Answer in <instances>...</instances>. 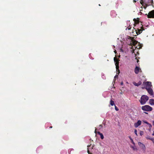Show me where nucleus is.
Segmentation results:
<instances>
[{"instance_id": "obj_1", "label": "nucleus", "mask_w": 154, "mask_h": 154, "mask_svg": "<svg viewBox=\"0 0 154 154\" xmlns=\"http://www.w3.org/2000/svg\"><path fill=\"white\" fill-rule=\"evenodd\" d=\"M143 85L146 86V87H142V88L143 89H146L150 95H152L153 90L151 88L152 87L151 82H143Z\"/></svg>"}, {"instance_id": "obj_2", "label": "nucleus", "mask_w": 154, "mask_h": 154, "mask_svg": "<svg viewBox=\"0 0 154 154\" xmlns=\"http://www.w3.org/2000/svg\"><path fill=\"white\" fill-rule=\"evenodd\" d=\"M149 97L147 96L143 95L141 96L140 102L141 104L143 105L146 103Z\"/></svg>"}, {"instance_id": "obj_3", "label": "nucleus", "mask_w": 154, "mask_h": 154, "mask_svg": "<svg viewBox=\"0 0 154 154\" xmlns=\"http://www.w3.org/2000/svg\"><path fill=\"white\" fill-rule=\"evenodd\" d=\"M141 108L142 110L146 111H151L152 109V107L148 105L142 106Z\"/></svg>"}, {"instance_id": "obj_4", "label": "nucleus", "mask_w": 154, "mask_h": 154, "mask_svg": "<svg viewBox=\"0 0 154 154\" xmlns=\"http://www.w3.org/2000/svg\"><path fill=\"white\" fill-rule=\"evenodd\" d=\"M144 3L145 5H147L148 6L151 5L153 7H154L153 1L152 0H144Z\"/></svg>"}, {"instance_id": "obj_5", "label": "nucleus", "mask_w": 154, "mask_h": 154, "mask_svg": "<svg viewBox=\"0 0 154 154\" xmlns=\"http://www.w3.org/2000/svg\"><path fill=\"white\" fill-rule=\"evenodd\" d=\"M146 15H147L148 18H154V11H152L149 12L148 14H146Z\"/></svg>"}, {"instance_id": "obj_6", "label": "nucleus", "mask_w": 154, "mask_h": 154, "mask_svg": "<svg viewBox=\"0 0 154 154\" xmlns=\"http://www.w3.org/2000/svg\"><path fill=\"white\" fill-rule=\"evenodd\" d=\"M137 29V30L136 29H134L135 30V31L136 32V33L137 34V35H138L140 34L143 30H144V29L142 27V26L141 27V28L140 29Z\"/></svg>"}, {"instance_id": "obj_7", "label": "nucleus", "mask_w": 154, "mask_h": 154, "mask_svg": "<svg viewBox=\"0 0 154 154\" xmlns=\"http://www.w3.org/2000/svg\"><path fill=\"white\" fill-rule=\"evenodd\" d=\"M114 62L116 63L115 65L116 66V68L117 69H119V60L117 59L116 57H114Z\"/></svg>"}, {"instance_id": "obj_8", "label": "nucleus", "mask_w": 154, "mask_h": 154, "mask_svg": "<svg viewBox=\"0 0 154 154\" xmlns=\"http://www.w3.org/2000/svg\"><path fill=\"white\" fill-rule=\"evenodd\" d=\"M138 145L142 149L145 151L146 150V147L144 144L142 143L141 142H139L138 143Z\"/></svg>"}, {"instance_id": "obj_9", "label": "nucleus", "mask_w": 154, "mask_h": 154, "mask_svg": "<svg viewBox=\"0 0 154 154\" xmlns=\"http://www.w3.org/2000/svg\"><path fill=\"white\" fill-rule=\"evenodd\" d=\"M141 123V121L140 120L138 121L137 123H135L134 124V126L135 128H137L139 125H140Z\"/></svg>"}, {"instance_id": "obj_10", "label": "nucleus", "mask_w": 154, "mask_h": 154, "mask_svg": "<svg viewBox=\"0 0 154 154\" xmlns=\"http://www.w3.org/2000/svg\"><path fill=\"white\" fill-rule=\"evenodd\" d=\"M140 70V69L138 67L136 66L134 69V72L136 74H137L139 73V70Z\"/></svg>"}, {"instance_id": "obj_11", "label": "nucleus", "mask_w": 154, "mask_h": 154, "mask_svg": "<svg viewBox=\"0 0 154 154\" xmlns=\"http://www.w3.org/2000/svg\"><path fill=\"white\" fill-rule=\"evenodd\" d=\"M140 4L142 5V6L143 7V8L145 9H146V7L148 6L147 5H145L144 3L143 2V0H141L140 2Z\"/></svg>"}, {"instance_id": "obj_12", "label": "nucleus", "mask_w": 154, "mask_h": 154, "mask_svg": "<svg viewBox=\"0 0 154 154\" xmlns=\"http://www.w3.org/2000/svg\"><path fill=\"white\" fill-rule=\"evenodd\" d=\"M133 84L135 86H138L139 85H140L142 84V82L141 81H139L138 83H136V82H133Z\"/></svg>"}, {"instance_id": "obj_13", "label": "nucleus", "mask_w": 154, "mask_h": 154, "mask_svg": "<svg viewBox=\"0 0 154 154\" xmlns=\"http://www.w3.org/2000/svg\"><path fill=\"white\" fill-rule=\"evenodd\" d=\"M137 19L134 18L133 20L134 22V26H135L136 24H137L139 23V18H137Z\"/></svg>"}, {"instance_id": "obj_14", "label": "nucleus", "mask_w": 154, "mask_h": 154, "mask_svg": "<svg viewBox=\"0 0 154 154\" xmlns=\"http://www.w3.org/2000/svg\"><path fill=\"white\" fill-rule=\"evenodd\" d=\"M97 133L100 136V138L101 139H103L104 138V136L102 133H101L100 132L98 131Z\"/></svg>"}, {"instance_id": "obj_15", "label": "nucleus", "mask_w": 154, "mask_h": 154, "mask_svg": "<svg viewBox=\"0 0 154 154\" xmlns=\"http://www.w3.org/2000/svg\"><path fill=\"white\" fill-rule=\"evenodd\" d=\"M149 102L151 105H154V99L149 100Z\"/></svg>"}, {"instance_id": "obj_16", "label": "nucleus", "mask_w": 154, "mask_h": 154, "mask_svg": "<svg viewBox=\"0 0 154 154\" xmlns=\"http://www.w3.org/2000/svg\"><path fill=\"white\" fill-rule=\"evenodd\" d=\"M137 43H138V42L135 40H133L132 41L133 45L134 46H135Z\"/></svg>"}, {"instance_id": "obj_17", "label": "nucleus", "mask_w": 154, "mask_h": 154, "mask_svg": "<svg viewBox=\"0 0 154 154\" xmlns=\"http://www.w3.org/2000/svg\"><path fill=\"white\" fill-rule=\"evenodd\" d=\"M110 104L112 106H113V105H115V103H114V101L112 100H111L110 101Z\"/></svg>"}, {"instance_id": "obj_18", "label": "nucleus", "mask_w": 154, "mask_h": 154, "mask_svg": "<svg viewBox=\"0 0 154 154\" xmlns=\"http://www.w3.org/2000/svg\"><path fill=\"white\" fill-rule=\"evenodd\" d=\"M146 138L147 140H151V139H153L154 138H151L149 136H148L147 137H146Z\"/></svg>"}, {"instance_id": "obj_19", "label": "nucleus", "mask_w": 154, "mask_h": 154, "mask_svg": "<svg viewBox=\"0 0 154 154\" xmlns=\"http://www.w3.org/2000/svg\"><path fill=\"white\" fill-rule=\"evenodd\" d=\"M131 147L134 150L135 149L136 147L135 146V145H134V146H131Z\"/></svg>"}, {"instance_id": "obj_20", "label": "nucleus", "mask_w": 154, "mask_h": 154, "mask_svg": "<svg viewBox=\"0 0 154 154\" xmlns=\"http://www.w3.org/2000/svg\"><path fill=\"white\" fill-rule=\"evenodd\" d=\"M143 122H144L145 123H146V124H148V125H149L151 127V124H149V123H148L147 122H146V121H143Z\"/></svg>"}, {"instance_id": "obj_21", "label": "nucleus", "mask_w": 154, "mask_h": 154, "mask_svg": "<svg viewBox=\"0 0 154 154\" xmlns=\"http://www.w3.org/2000/svg\"><path fill=\"white\" fill-rule=\"evenodd\" d=\"M115 110H116V111H118L119 109L115 105Z\"/></svg>"}, {"instance_id": "obj_22", "label": "nucleus", "mask_w": 154, "mask_h": 154, "mask_svg": "<svg viewBox=\"0 0 154 154\" xmlns=\"http://www.w3.org/2000/svg\"><path fill=\"white\" fill-rule=\"evenodd\" d=\"M140 134L141 136H142L143 134V131H140Z\"/></svg>"}, {"instance_id": "obj_23", "label": "nucleus", "mask_w": 154, "mask_h": 154, "mask_svg": "<svg viewBox=\"0 0 154 154\" xmlns=\"http://www.w3.org/2000/svg\"><path fill=\"white\" fill-rule=\"evenodd\" d=\"M131 143H132V144H133L134 145H135V143L134 142L133 140L132 139L131 140Z\"/></svg>"}, {"instance_id": "obj_24", "label": "nucleus", "mask_w": 154, "mask_h": 154, "mask_svg": "<svg viewBox=\"0 0 154 154\" xmlns=\"http://www.w3.org/2000/svg\"><path fill=\"white\" fill-rule=\"evenodd\" d=\"M134 133H135V134L137 136V130L136 129H135L134 130Z\"/></svg>"}, {"instance_id": "obj_25", "label": "nucleus", "mask_w": 154, "mask_h": 154, "mask_svg": "<svg viewBox=\"0 0 154 154\" xmlns=\"http://www.w3.org/2000/svg\"><path fill=\"white\" fill-rule=\"evenodd\" d=\"M151 141H152V143H153L154 144V138H153V139H151Z\"/></svg>"}, {"instance_id": "obj_26", "label": "nucleus", "mask_w": 154, "mask_h": 154, "mask_svg": "<svg viewBox=\"0 0 154 154\" xmlns=\"http://www.w3.org/2000/svg\"><path fill=\"white\" fill-rule=\"evenodd\" d=\"M131 51H132V53H134V51H135L134 49H133L132 50V51L131 50Z\"/></svg>"}, {"instance_id": "obj_27", "label": "nucleus", "mask_w": 154, "mask_h": 154, "mask_svg": "<svg viewBox=\"0 0 154 154\" xmlns=\"http://www.w3.org/2000/svg\"><path fill=\"white\" fill-rule=\"evenodd\" d=\"M129 138L130 139V140H131L132 139L131 136H129Z\"/></svg>"}, {"instance_id": "obj_28", "label": "nucleus", "mask_w": 154, "mask_h": 154, "mask_svg": "<svg viewBox=\"0 0 154 154\" xmlns=\"http://www.w3.org/2000/svg\"><path fill=\"white\" fill-rule=\"evenodd\" d=\"M118 75H116V76L114 77V78H118Z\"/></svg>"}, {"instance_id": "obj_29", "label": "nucleus", "mask_w": 154, "mask_h": 154, "mask_svg": "<svg viewBox=\"0 0 154 154\" xmlns=\"http://www.w3.org/2000/svg\"><path fill=\"white\" fill-rule=\"evenodd\" d=\"M99 126L101 128H102L103 127V126L102 125H99Z\"/></svg>"}, {"instance_id": "obj_30", "label": "nucleus", "mask_w": 154, "mask_h": 154, "mask_svg": "<svg viewBox=\"0 0 154 154\" xmlns=\"http://www.w3.org/2000/svg\"><path fill=\"white\" fill-rule=\"evenodd\" d=\"M121 85H122L123 84V83L122 82H121Z\"/></svg>"}, {"instance_id": "obj_31", "label": "nucleus", "mask_w": 154, "mask_h": 154, "mask_svg": "<svg viewBox=\"0 0 154 154\" xmlns=\"http://www.w3.org/2000/svg\"><path fill=\"white\" fill-rule=\"evenodd\" d=\"M137 63H138V62L139 61V60L138 59H137Z\"/></svg>"}, {"instance_id": "obj_32", "label": "nucleus", "mask_w": 154, "mask_h": 154, "mask_svg": "<svg viewBox=\"0 0 154 154\" xmlns=\"http://www.w3.org/2000/svg\"><path fill=\"white\" fill-rule=\"evenodd\" d=\"M152 135L153 136H154V131H153V134H152Z\"/></svg>"}, {"instance_id": "obj_33", "label": "nucleus", "mask_w": 154, "mask_h": 154, "mask_svg": "<svg viewBox=\"0 0 154 154\" xmlns=\"http://www.w3.org/2000/svg\"><path fill=\"white\" fill-rule=\"evenodd\" d=\"M88 152L89 154V151L88 150Z\"/></svg>"}, {"instance_id": "obj_34", "label": "nucleus", "mask_w": 154, "mask_h": 154, "mask_svg": "<svg viewBox=\"0 0 154 154\" xmlns=\"http://www.w3.org/2000/svg\"><path fill=\"white\" fill-rule=\"evenodd\" d=\"M131 49H132L133 48V46H132V47H131Z\"/></svg>"}, {"instance_id": "obj_35", "label": "nucleus", "mask_w": 154, "mask_h": 154, "mask_svg": "<svg viewBox=\"0 0 154 154\" xmlns=\"http://www.w3.org/2000/svg\"><path fill=\"white\" fill-rule=\"evenodd\" d=\"M52 126H51V127H50V128H52Z\"/></svg>"}, {"instance_id": "obj_36", "label": "nucleus", "mask_w": 154, "mask_h": 154, "mask_svg": "<svg viewBox=\"0 0 154 154\" xmlns=\"http://www.w3.org/2000/svg\"><path fill=\"white\" fill-rule=\"evenodd\" d=\"M95 133H96V130H95Z\"/></svg>"}, {"instance_id": "obj_37", "label": "nucleus", "mask_w": 154, "mask_h": 154, "mask_svg": "<svg viewBox=\"0 0 154 154\" xmlns=\"http://www.w3.org/2000/svg\"><path fill=\"white\" fill-rule=\"evenodd\" d=\"M153 125H154V121H153Z\"/></svg>"}, {"instance_id": "obj_38", "label": "nucleus", "mask_w": 154, "mask_h": 154, "mask_svg": "<svg viewBox=\"0 0 154 154\" xmlns=\"http://www.w3.org/2000/svg\"><path fill=\"white\" fill-rule=\"evenodd\" d=\"M134 2H136V1H134Z\"/></svg>"}, {"instance_id": "obj_39", "label": "nucleus", "mask_w": 154, "mask_h": 154, "mask_svg": "<svg viewBox=\"0 0 154 154\" xmlns=\"http://www.w3.org/2000/svg\"><path fill=\"white\" fill-rule=\"evenodd\" d=\"M153 11H154V10H153Z\"/></svg>"}]
</instances>
